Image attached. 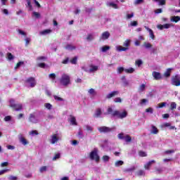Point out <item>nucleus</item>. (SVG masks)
<instances>
[{"label":"nucleus","mask_w":180,"mask_h":180,"mask_svg":"<svg viewBox=\"0 0 180 180\" xmlns=\"http://www.w3.org/2000/svg\"><path fill=\"white\" fill-rule=\"evenodd\" d=\"M99 65H96L94 64H90L88 66L83 65L82 66V70L85 72H88L89 74H95L97 71H99Z\"/></svg>","instance_id":"nucleus-1"},{"label":"nucleus","mask_w":180,"mask_h":180,"mask_svg":"<svg viewBox=\"0 0 180 180\" xmlns=\"http://www.w3.org/2000/svg\"><path fill=\"white\" fill-rule=\"evenodd\" d=\"M89 159L91 161H95L97 164L101 161V157L99 156V150L97 148H94L89 155Z\"/></svg>","instance_id":"nucleus-2"},{"label":"nucleus","mask_w":180,"mask_h":180,"mask_svg":"<svg viewBox=\"0 0 180 180\" xmlns=\"http://www.w3.org/2000/svg\"><path fill=\"white\" fill-rule=\"evenodd\" d=\"M60 82L63 86H68L71 84V77L67 74H63L60 77Z\"/></svg>","instance_id":"nucleus-3"},{"label":"nucleus","mask_w":180,"mask_h":180,"mask_svg":"<svg viewBox=\"0 0 180 180\" xmlns=\"http://www.w3.org/2000/svg\"><path fill=\"white\" fill-rule=\"evenodd\" d=\"M113 116H117L119 119H124V117H127V111L126 110H115Z\"/></svg>","instance_id":"nucleus-4"},{"label":"nucleus","mask_w":180,"mask_h":180,"mask_svg":"<svg viewBox=\"0 0 180 180\" xmlns=\"http://www.w3.org/2000/svg\"><path fill=\"white\" fill-rule=\"evenodd\" d=\"M25 86L27 88H34L36 86V80L34 77H29L25 81Z\"/></svg>","instance_id":"nucleus-5"},{"label":"nucleus","mask_w":180,"mask_h":180,"mask_svg":"<svg viewBox=\"0 0 180 180\" xmlns=\"http://www.w3.org/2000/svg\"><path fill=\"white\" fill-rule=\"evenodd\" d=\"M120 140H124L126 143H130L131 141V137L129 134H124V133H120L117 135Z\"/></svg>","instance_id":"nucleus-6"},{"label":"nucleus","mask_w":180,"mask_h":180,"mask_svg":"<svg viewBox=\"0 0 180 180\" xmlns=\"http://www.w3.org/2000/svg\"><path fill=\"white\" fill-rule=\"evenodd\" d=\"M98 131L100 133H110V131H113V130H116V127H98Z\"/></svg>","instance_id":"nucleus-7"},{"label":"nucleus","mask_w":180,"mask_h":180,"mask_svg":"<svg viewBox=\"0 0 180 180\" xmlns=\"http://www.w3.org/2000/svg\"><path fill=\"white\" fill-rule=\"evenodd\" d=\"M172 85L180 86V75H176L172 78Z\"/></svg>","instance_id":"nucleus-8"},{"label":"nucleus","mask_w":180,"mask_h":180,"mask_svg":"<svg viewBox=\"0 0 180 180\" xmlns=\"http://www.w3.org/2000/svg\"><path fill=\"white\" fill-rule=\"evenodd\" d=\"M29 122H30L31 123L36 124V123H39V118L36 117V114L32 113L30 115Z\"/></svg>","instance_id":"nucleus-9"},{"label":"nucleus","mask_w":180,"mask_h":180,"mask_svg":"<svg viewBox=\"0 0 180 180\" xmlns=\"http://www.w3.org/2000/svg\"><path fill=\"white\" fill-rule=\"evenodd\" d=\"M18 139L22 146H27V144H29V142L26 140V139H25V136H23V134H22L18 135Z\"/></svg>","instance_id":"nucleus-10"},{"label":"nucleus","mask_w":180,"mask_h":180,"mask_svg":"<svg viewBox=\"0 0 180 180\" xmlns=\"http://www.w3.org/2000/svg\"><path fill=\"white\" fill-rule=\"evenodd\" d=\"M60 140V138L58 137V134H54L52 136H51L50 143L51 144H56L57 141Z\"/></svg>","instance_id":"nucleus-11"},{"label":"nucleus","mask_w":180,"mask_h":180,"mask_svg":"<svg viewBox=\"0 0 180 180\" xmlns=\"http://www.w3.org/2000/svg\"><path fill=\"white\" fill-rule=\"evenodd\" d=\"M172 26V24L166 23L164 25H158L157 28L159 29V30H164V29H169Z\"/></svg>","instance_id":"nucleus-12"},{"label":"nucleus","mask_w":180,"mask_h":180,"mask_svg":"<svg viewBox=\"0 0 180 180\" xmlns=\"http://www.w3.org/2000/svg\"><path fill=\"white\" fill-rule=\"evenodd\" d=\"M110 37V33L108 31L104 32L101 34V36L100 37V40L101 41H105L108 40Z\"/></svg>","instance_id":"nucleus-13"},{"label":"nucleus","mask_w":180,"mask_h":180,"mask_svg":"<svg viewBox=\"0 0 180 180\" xmlns=\"http://www.w3.org/2000/svg\"><path fill=\"white\" fill-rule=\"evenodd\" d=\"M68 121L70 122V124H72V126H77V118H75L74 115H70Z\"/></svg>","instance_id":"nucleus-14"},{"label":"nucleus","mask_w":180,"mask_h":180,"mask_svg":"<svg viewBox=\"0 0 180 180\" xmlns=\"http://www.w3.org/2000/svg\"><path fill=\"white\" fill-rule=\"evenodd\" d=\"M152 75L156 81H158L160 79H162V76L161 75V73L158 72H153Z\"/></svg>","instance_id":"nucleus-15"},{"label":"nucleus","mask_w":180,"mask_h":180,"mask_svg":"<svg viewBox=\"0 0 180 180\" xmlns=\"http://www.w3.org/2000/svg\"><path fill=\"white\" fill-rule=\"evenodd\" d=\"M119 94V91H113L106 95L107 99H111V98H115Z\"/></svg>","instance_id":"nucleus-16"},{"label":"nucleus","mask_w":180,"mask_h":180,"mask_svg":"<svg viewBox=\"0 0 180 180\" xmlns=\"http://www.w3.org/2000/svg\"><path fill=\"white\" fill-rule=\"evenodd\" d=\"M88 94H89L91 99H94L97 94L96 91L94 89H89L88 90Z\"/></svg>","instance_id":"nucleus-17"},{"label":"nucleus","mask_w":180,"mask_h":180,"mask_svg":"<svg viewBox=\"0 0 180 180\" xmlns=\"http://www.w3.org/2000/svg\"><path fill=\"white\" fill-rule=\"evenodd\" d=\"M145 29L149 32V36L151 38V39L154 40V39H155V36L154 35V32H153V30L150 29L147 26H145Z\"/></svg>","instance_id":"nucleus-18"},{"label":"nucleus","mask_w":180,"mask_h":180,"mask_svg":"<svg viewBox=\"0 0 180 180\" xmlns=\"http://www.w3.org/2000/svg\"><path fill=\"white\" fill-rule=\"evenodd\" d=\"M153 164H155V160H150V161L148 162L147 163H146L144 165V168L146 169H150V167H151V165H153Z\"/></svg>","instance_id":"nucleus-19"},{"label":"nucleus","mask_w":180,"mask_h":180,"mask_svg":"<svg viewBox=\"0 0 180 180\" xmlns=\"http://www.w3.org/2000/svg\"><path fill=\"white\" fill-rule=\"evenodd\" d=\"M53 32L51 30H44L43 31L39 32V34L41 36H47V34H50Z\"/></svg>","instance_id":"nucleus-20"},{"label":"nucleus","mask_w":180,"mask_h":180,"mask_svg":"<svg viewBox=\"0 0 180 180\" xmlns=\"http://www.w3.org/2000/svg\"><path fill=\"white\" fill-rule=\"evenodd\" d=\"M115 49L117 51H127L129 50V48L123 47L120 45L116 46Z\"/></svg>","instance_id":"nucleus-21"},{"label":"nucleus","mask_w":180,"mask_h":180,"mask_svg":"<svg viewBox=\"0 0 180 180\" xmlns=\"http://www.w3.org/2000/svg\"><path fill=\"white\" fill-rule=\"evenodd\" d=\"M65 50H68V51H72L73 50H75L77 47L72 44H68L65 46Z\"/></svg>","instance_id":"nucleus-22"},{"label":"nucleus","mask_w":180,"mask_h":180,"mask_svg":"<svg viewBox=\"0 0 180 180\" xmlns=\"http://www.w3.org/2000/svg\"><path fill=\"white\" fill-rule=\"evenodd\" d=\"M87 41H92L95 39V33H90L86 37Z\"/></svg>","instance_id":"nucleus-23"},{"label":"nucleus","mask_w":180,"mask_h":180,"mask_svg":"<svg viewBox=\"0 0 180 180\" xmlns=\"http://www.w3.org/2000/svg\"><path fill=\"white\" fill-rule=\"evenodd\" d=\"M17 32H18V34H20V36H22L25 38L27 37V33L26 32L22 30L21 29L17 30Z\"/></svg>","instance_id":"nucleus-24"},{"label":"nucleus","mask_w":180,"mask_h":180,"mask_svg":"<svg viewBox=\"0 0 180 180\" xmlns=\"http://www.w3.org/2000/svg\"><path fill=\"white\" fill-rule=\"evenodd\" d=\"M107 6H110V8H113L114 9H119V6H117V4L113 2H107Z\"/></svg>","instance_id":"nucleus-25"},{"label":"nucleus","mask_w":180,"mask_h":180,"mask_svg":"<svg viewBox=\"0 0 180 180\" xmlns=\"http://www.w3.org/2000/svg\"><path fill=\"white\" fill-rule=\"evenodd\" d=\"M144 91H146V84H142L139 86L138 89V92H139V94H141L142 92H144Z\"/></svg>","instance_id":"nucleus-26"},{"label":"nucleus","mask_w":180,"mask_h":180,"mask_svg":"<svg viewBox=\"0 0 180 180\" xmlns=\"http://www.w3.org/2000/svg\"><path fill=\"white\" fill-rule=\"evenodd\" d=\"M171 22H175V23H178L180 20V17L179 16H172L170 18Z\"/></svg>","instance_id":"nucleus-27"},{"label":"nucleus","mask_w":180,"mask_h":180,"mask_svg":"<svg viewBox=\"0 0 180 180\" xmlns=\"http://www.w3.org/2000/svg\"><path fill=\"white\" fill-rule=\"evenodd\" d=\"M101 115H102V110L101 108H98L94 114L95 117H101Z\"/></svg>","instance_id":"nucleus-28"},{"label":"nucleus","mask_w":180,"mask_h":180,"mask_svg":"<svg viewBox=\"0 0 180 180\" xmlns=\"http://www.w3.org/2000/svg\"><path fill=\"white\" fill-rule=\"evenodd\" d=\"M130 43H131V40L130 39H127L124 41L123 46L129 49V47H130Z\"/></svg>","instance_id":"nucleus-29"},{"label":"nucleus","mask_w":180,"mask_h":180,"mask_svg":"<svg viewBox=\"0 0 180 180\" xmlns=\"http://www.w3.org/2000/svg\"><path fill=\"white\" fill-rule=\"evenodd\" d=\"M101 51H102V53H106V51H108V50H110V46H104L103 47H101L100 49Z\"/></svg>","instance_id":"nucleus-30"},{"label":"nucleus","mask_w":180,"mask_h":180,"mask_svg":"<svg viewBox=\"0 0 180 180\" xmlns=\"http://www.w3.org/2000/svg\"><path fill=\"white\" fill-rule=\"evenodd\" d=\"M171 71H172V69H167L164 73V76L166 77V78H168V77H171Z\"/></svg>","instance_id":"nucleus-31"},{"label":"nucleus","mask_w":180,"mask_h":180,"mask_svg":"<svg viewBox=\"0 0 180 180\" xmlns=\"http://www.w3.org/2000/svg\"><path fill=\"white\" fill-rule=\"evenodd\" d=\"M150 133H152V134H158V129H157L155 126L152 125V129Z\"/></svg>","instance_id":"nucleus-32"},{"label":"nucleus","mask_w":180,"mask_h":180,"mask_svg":"<svg viewBox=\"0 0 180 180\" xmlns=\"http://www.w3.org/2000/svg\"><path fill=\"white\" fill-rule=\"evenodd\" d=\"M23 106L22 104H15V106H14L13 109H15L17 111L22 110Z\"/></svg>","instance_id":"nucleus-33"},{"label":"nucleus","mask_w":180,"mask_h":180,"mask_svg":"<svg viewBox=\"0 0 180 180\" xmlns=\"http://www.w3.org/2000/svg\"><path fill=\"white\" fill-rule=\"evenodd\" d=\"M102 160L103 162H109V160H110V157L109 155H103L102 157Z\"/></svg>","instance_id":"nucleus-34"},{"label":"nucleus","mask_w":180,"mask_h":180,"mask_svg":"<svg viewBox=\"0 0 180 180\" xmlns=\"http://www.w3.org/2000/svg\"><path fill=\"white\" fill-rule=\"evenodd\" d=\"M153 2H158V5L160 6H162V5H165V0H153Z\"/></svg>","instance_id":"nucleus-35"},{"label":"nucleus","mask_w":180,"mask_h":180,"mask_svg":"<svg viewBox=\"0 0 180 180\" xmlns=\"http://www.w3.org/2000/svg\"><path fill=\"white\" fill-rule=\"evenodd\" d=\"M124 71L127 73V74H133V72H134L135 70L133 68H129L128 69H125Z\"/></svg>","instance_id":"nucleus-36"},{"label":"nucleus","mask_w":180,"mask_h":180,"mask_svg":"<svg viewBox=\"0 0 180 180\" xmlns=\"http://www.w3.org/2000/svg\"><path fill=\"white\" fill-rule=\"evenodd\" d=\"M135 65H137V67H141V65H143V60H141V59L136 60L135 61Z\"/></svg>","instance_id":"nucleus-37"},{"label":"nucleus","mask_w":180,"mask_h":180,"mask_svg":"<svg viewBox=\"0 0 180 180\" xmlns=\"http://www.w3.org/2000/svg\"><path fill=\"white\" fill-rule=\"evenodd\" d=\"M143 47L145 49H151L153 47V45L151 44H150L149 42H144Z\"/></svg>","instance_id":"nucleus-38"},{"label":"nucleus","mask_w":180,"mask_h":180,"mask_svg":"<svg viewBox=\"0 0 180 180\" xmlns=\"http://www.w3.org/2000/svg\"><path fill=\"white\" fill-rule=\"evenodd\" d=\"M121 79L125 86H127V85H129V82L127 81V79H126L125 76H123Z\"/></svg>","instance_id":"nucleus-39"},{"label":"nucleus","mask_w":180,"mask_h":180,"mask_svg":"<svg viewBox=\"0 0 180 180\" xmlns=\"http://www.w3.org/2000/svg\"><path fill=\"white\" fill-rule=\"evenodd\" d=\"M61 155L60 153H56L53 158V161H57V160H60Z\"/></svg>","instance_id":"nucleus-40"},{"label":"nucleus","mask_w":180,"mask_h":180,"mask_svg":"<svg viewBox=\"0 0 180 180\" xmlns=\"http://www.w3.org/2000/svg\"><path fill=\"white\" fill-rule=\"evenodd\" d=\"M144 3V0H134V5H141Z\"/></svg>","instance_id":"nucleus-41"},{"label":"nucleus","mask_w":180,"mask_h":180,"mask_svg":"<svg viewBox=\"0 0 180 180\" xmlns=\"http://www.w3.org/2000/svg\"><path fill=\"white\" fill-rule=\"evenodd\" d=\"M165 106H167V103L163 102V103H158L156 108L157 109H160L161 108H165Z\"/></svg>","instance_id":"nucleus-42"},{"label":"nucleus","mask_w":180,"mask_h":180,"mask_svg":"<svg viewBox=\"0 0 180 180\" xmlns=\"http://www.w3.org/2000/svg\"><path fill=\"white\" fill-rule=\"evenodd\" d=\"M109 146V142L107 140H105L101 144V147L103 148H106Z\"/></svg>","instance_id":"nucleus-43"},{"label":"nucleus","mask_w":180,"mask_h":180,"mask_svg":"<svg viewBox=\"0 0 180 180\" xmlns=\"http://www.w3.org/2000/svg\"><path fill=\"white\" fill-rule=\"evenodd\" d=\"M44 108L48 109V110H51L53 105L51 103H46L44 104Z\"/></svg>","instance_id":"nucleus-44"},{"label":"nucleus","mask_w":180,"mask_h":180,"mask_svg":"<svg viewBox=\"0 0 180 180\" xmlns=\"http://www.w3.org/2000/svg\"><path fill=\"white\" fill-rule=\"evenodd\" d=\"M123 164H124V162H123L122 160H118V161L115 162V167H121V165H123Z\"/></svg>","instance_id":"nucleus-45"},{"label":"nucleus","mask_w":180,"mask_h":180,"mask_svg":"<svg viewBox=\"0 0 180 180\" xmlns=\"http://www.w3.org/2000/svg\"><path fill=\"white\" fill-rule=\"evenodd\" d=\"M86 130H87V131H89L90 133H92L94 128L89 125H85L84 126Z\"/></svg>","instance_id":"nucleus-46"},{"label":"nucleus","mask_w":180,"mask_h":180,"mask_svg":"<svg viewBox=\"0 0 180 180\" xmlns=\"http://www.w3.org/2000/svg\"><path fill=\"white\" fill-rule=\"evenodd\" d=\"M32 16H34V18H36V19H39L41 15H40V13L34 11V12L32 13Z\"/></svg>","instance_id":"nucleus-47"},{"label":"nucleus","mask_w":180,"mask_h":180,"mask_svg":"<svg viewBox=\"0 0 180 180\" xmlns=\"http://www.w3.org/2000/svg\"><path fill=\"white\" fill-rule=\"evenodd\" d=\"M53 98L55 101H57L58 102H63L64 99L61 97H59L58 96H53Z\"/></svg>","instance_id":"nucleus-48"},{"label":"nucleus","mask_w":180,"mask_h":180,"mask_svg":"<svg viewBox=\"0 0 180 180\" xmlns=\"http://www.w3.org/2000/svg\"><path fill=\"white\" fill-rule=\"evenodd\" d=\"M49 78L51 79L52 82H54V80L56 79V74L51 73L49 75Z\"/></svg>","instance_id":"nucleus-49"},{"label":"nucleus","mask_w":180,"mask_h":180,"mask_svg":"<svg viewBox=\"0 0 180 180\" xmlns=\"http://www.w3.org/2000/svg\"><path fill=\"white\" fill-rule=\"evenodd\" d=\"M37 61H46L47 60V58L45 56H39L37 58Z\"/></svg>","instance_id":"nucleus-50"},{"label":"nucleus","mask_w":180,"mask_h":180,"mask_svg":"<svg viewBox=\"0 0 180 180\" xmlns=\"http://www.w3.org/2000/svg\"><path fill=\"white\" fill-rule=\"evenodd\" d=\"M171 110H174V109H176V103L172 102L170 104Z\"/></svg>","instance_id":"nucleus-51"},{"label":"nucleus","mask_w":180,"mask_h":180,"mask_svg":"<svg viewBox=\"0 0 180 180\" xmlns=\"http://www.w3.org/2000/svg\"><path fill=\"white\" fill-rule=\"evenodd\" d=\"M46 171H47V166H42L39 169V172L41 173L46 172Z\"/></svg>","instance_id":"nucleus-52"},{"label":"nucleus","mask_w":180,"mask_h":180,"mask_svg":"<svg viewBox=\"0 0 180 180\" xmlns=\"http://www.w3.org/2000/svg\"><path fill=\"white\" fill-rule=\"evenodd\" d=\"M29 134L30 136H37L39 134V132H37V130H32V131L29 132Z\"/></svg>","instance_id":"nucleus-53"},{"label":"nucleus","mask_w":180,"mask_h":180,"mask_svg":"<svg viewBox=\"0 0 180 180\" xmlns=\"http://www.w3.org/2000/svg\"><path fill=\"white\" fill-rule=\"evenodd\" d=\"M174 153H175V150L172 149V150H169L165 151L164 154L169 155V154H174Z\"/></svg>","instance_id":"nucleus-54"},{"label":"nucleus","mask_w":180,"mask_h":180,"mask_svg":"<svg viewBox=\"0 0 180 180\" xmlns=\"http://www.w3.org/2000/svg\"><path fill=\"white\" fill-rule=\"evenodd\" d=\"M108 113H109V115H112L113 116L115 111L113 110V108H112V107H109L108 108Z\"/></svg>","instance_id":"nucleus-55"},{"label":"nucleus","mask_w":180,"mask_h":180,"mask_svg":"<svg viewBox=\"0 0 180 180\" xmlns=\"http://www.w3.org/2000/svg\"><path fill=\"white\" fill-rule=\"evenodd\" d=\"M16 103H15V100L14 99H11L10 100V106L11 108H15Z\"/></svg>","instance_id":"nucleus-56"},{"label":"nucleus","mask_w":180,"mask_h":180,"mask_svg":"<svg viewBox=\"0 0 180 180\" xmlns=\"http://www.w3.org/2000/svg\"><path fill=\"white\" fill-rule=\"evenodd\" d=\"M147 103H148V100L146 98L141 99L140 101L141 105H146Z\"/></svg>","instance_id":"nucleus-57"},{"label":"nucleus","mask_w":180,"mask_h":180,"mask_svg":"<svg viewBox=\"0 0 180 180\" xmlns=\"http://www.w3.org/2000/svg\"><path fill=\"white\" fill-rule=\"evenodd\" d=\"M30 38H29V37H25V46H26V47H27V46H29V44L30 43Z\"/></svg>","instance_id":"nucleus-58"},{"label":"nucleus","mask_w":180,"mask_h":180,"mask_svg":"<svg viewBox=\"0 0 180 180\" xmlns=\"http://www.w3.org/2000/svg\"><path fill=\"white\" fill-rule=\"evenodd\" d=\"M77 60L78 58H77V56L74 57L72 60H70L71 64H77Z\"/></svg>","instance_id":"nucleus-59"},{"label":"nucleus","mask_w":180,"mask_h":180,"mask_svg":"<svg viewBox=\"0 0 180 180\" xmlns=\"http://www.w3.org/2000/svg\"><path fill=\"white\" fill-rule=\"evenodd\" d=\"M84 11H85L86 13H88L89 15V13H91V12H92V8L86 7Z\"/></svg>","instance_id":"nucleus-60"},{"label":"nucleus","mask_w":180,"mask_h":180,"mask_svg":"<svg viewBox=\"0 0 180 180\" xmlns=\"http://www.w3.org/2000/svg\"><path fill=\"white\" fill-rule=\"evenodd\" d=\"M126 69H124V68H117V72L118 74H122V72H123V71H124Z\"/></svg>","instance_id":"nucleus-61"},{"label":"nucleus","mask_w":180,"mask_h":180,"mask_svg":"<svg viewBox=\"0 0 180 180\" xmlns=\"http://www.w3.org/2000/svg\"><path fill=\"white\" fill-rule=\"evenodd\" d=\"M7 57H8V60H9L10 61L11 60H13V55H12V53H8L7 54Z\"/></svg>","instance_id":"nucleus-62"},{"label":"nucleus","mask_w":180,"mask_h":180,"mask_svg":"<svg viewBox=\"0 0 180 180\" xmlns=\"http://www.w3.org/2000/svg\"><path fill=\"white\" fill-rule=\"evenodd\" d=\"M139 154L140 157H147V153L146 152L140 151Z\"/></svg>","instance_id":"nucleus-63"},{"label":"nucleus","mask_w":180,"mask_h":180,"mask_svg":"<svg viewBox=\"0 0 180 180\" xmlns=\"http://www.w3.org/2000/svg\"><path fill=\"white\" fill-rule=\"evenodd\" d=\"M8 180H18V177L15 176H9L8 177Z\"/></svg>","instance_id":"nucleus-64"}]
</instances>
